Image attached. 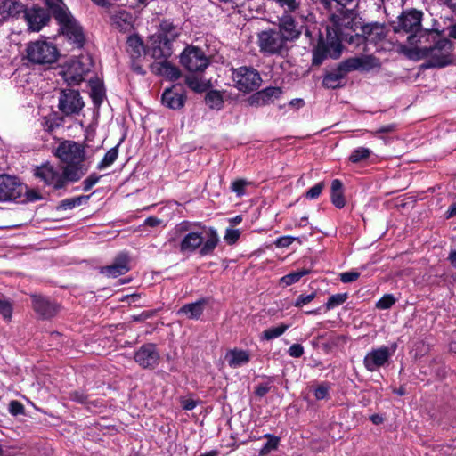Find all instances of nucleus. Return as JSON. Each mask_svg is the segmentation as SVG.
I'll return each instance as SVG.
<instances>
[{
  "mask_svg": "<svg viewBox=\"0 0 456 456\" xmlns=\"http://www.w3.org/2000/svg\"><path fill=\"white\" fill-rule=\"evenodd\" d=\"M298 241L299 243H302L299 237H293V236H281L276 239L274 245L277 248H288L290 246L294 241Z\"/></svg>",
  "mask_w": 456,
  "mask_h": 456,
  "instance_id": "56",
  "label": "nucleus"
},
{
  "mask_svg": "<svg viewBox=\"0 0 456 456\" xmlns=\"http://www.w3.org/2000/svg\"><path fill=\"white\" fill-rule=\"evenodd\" d=\"M43 200V196L36 190L29 189L25 184V190L22 191V196L19 198L18 203L35 202Z\"/></svg>",
  "mask_w": 456,
  "mask_h": 456,
  "instance_id": "47",
  "label": "nucleus"
},
{
  "mask_svg": "<svg viewBox=\"0 0 456 456\" xmlns=\"http://www.w3.org/2000/svg\"><path fill=\"white\" fill-rule=\"evenodd\" d=\"M240 234L238 229L227 228L224 239L228 245H233L238 241Z\"/></svg>",
  "mask_w": 456,
  "mask_h": 456,
  "instance_id": "57",
  "label": "nucleus"
},
{
  "mask_svg": "<svg viewBox=\"0 0 456 456\" xmlns=\"http://www.w3.org/2000/svg\"><path fill=\"white\" fill-rule=\"evenodd\" d=\"M187 100L186 90L181 84L166 88L161 95L162 104L170 110H181Z\"/></svg>",
  "mask_w": 456,
  "mask_h": 456,
  "instance_id": "18",
  "label": "nucleus"
},
{
  "mask_svg": "<svg viewBox=\"0 0 456 456\" xmlns=\"http://www.w3.org/2000/svg\"><path fill=\"white\" fill-rule=\"evenodd\" d=\"M180 62L190 72H203L210 63L205 52L194 45L183 49L180 54Z\"/></svg>",
  "mask_w": 456,
  "mask_h": 456,
  "instance_id": "13",
  "label": "nucleus"
},
{
  "mask_svg": "<svg viewBox=\"0 0 456 456\" xmlns=\"http://www.w3.org/2000/svg\"><path fill=\"white\" fill-rule=\"evenodd\" d=\"M90 96L92 98V101L94 104L100 105L103 102L105 92L102 86L100 85H94L91 88Z\"/></svg>",
  "mask_w": 456,
  "mask_h": 456,
  "instance_id": "51",
  "label": "nucleus"
},
{
  "mask_svg": "<svg viewBox=\"0 0 456 456\" xmlns=\"http://www.w3.org/2000/svg\"><path fill=\"white\" fill-rule=\"evenodd\" d=\"M148 53L156 60H167L172 54V44L168 39L159 38L158 35H154L151 37Z\"/></svg>",
  "mask_w": 456,
  "mask_h": 456,
  "instance_id": "22",
  "label": "nucleus"
},
{
  "mask_svg": "<svg viewBox=\"0 0 456 456\" xmlns=\"http://www.w3.org/2000/svg\"><path fill=\"white\" fill-rule=\"evenodd\" d=\"M289 325L281 323L279 326L276 327H271L269 329L265 330L261 335L260 338L261 340H273L274 338H277L281 337L282 334L286 332V330L289 329Z\"/></svg>",
  "mask_w": 456,
  "mask_h": 456,
  "instance_id": "38",
  "label": "nucleus"
},
{
  "mask_svg": "<svg viewBox=\"0 0 456 456\" xmlns=\"http://www.w3.org/2000/svg\"><path fill=\"white\" fill-rule=\"evenodd\" d=\"M340 42L347 43L354 50L368 53L370 50L368 48V43L365 37L364 33H356V32H349V33H342V37H339Z\"/></svg>",
  "mask_w": 456,
  "mask_h": 456,
  "instance_id": "27",
  "label": "nucleus"
},
{
  "mask_svg": "<svg viewBox=\"0 0 456 456\" xmlns=\"http://www.w3.org/2000/svg\"><path fill=\"white\" fill-rule=\"evenodd\" d=\"M304 346L301 344L296 343L289 346L288 354L294 358H299L304 354Z\"/></svg>",
  "mask_w": 456,
  "mask_h": 456,
  "instance_id": "61",
  "label": "nucleus"
},
{
  "mask_svg": "<svg viewBox=\"0 0 456 456\" xmlns=\"http://www.w3.org/2000/svg\"><path fill=\"white\" fill-rule=\"evenodd\" d=\"M28 60L35 64H52L58 59L59 53L56 46L46 41H35L28 45Z\"/></svg>",
  "mask_w": 456,
  "mask_h": 456,
  "instance_id": "9",
  "label": "nucleus"
},
{
  "mask_svg": "<svg viewBox=\"0 0 456 456\" xmlns=\"http://www.w3.org/2000/svg\"><path fill=\"white\" fill-rule=\"evenodd\" d=\"M24 18L28 23V29L37 32L49 22L50 14L43 7L33 6L25 9Z\"/></svg>",
  "mask_w": 456,
  "mask_h": 456,
  "instance_id": "20",
  "label": "nucleus"
},
{
  "mask_svg": "<svg viewBox=\"0 0 456 456\" xmlns=\"http://www.w3.org/2000/svg\"><path fill=\"white\" fill-rule=\"evenodd\" d=\"M258 92L261 94L266 104L273 102L274 99L280 98L282 94L281 88L278 86H268Z\"/></svg>",
  "mask_w": 456,
  "mask_h": 456,
  "instance_id": "45",
  "label": "nucleus"
},
{
  "mask_svg": "<svg viewBox=\"0 0 456 456\" xmlns=\"http://www.w3.org/2000/svg\"><path fill=\"white\" fill-rule=\"evenodd\" d=\"M69 400L76 402L80 404H84L88 406L89 404H93L96 406L97 404L89 400V395L84 390H74L69 392Z\"/></svg>",
  "mask_w": 456,
  "mask_h": 456,
  "instance_id": "48",
  "label": "nucleus"
},
{
  "mask_svg": "<svg viewBox=\"0 0 456 456\" xmlns=\"http://www.w3.org/2000/svg\"><path fill=\"white\" fill-rule=\"evenodd\" d=\"M153 69H155V73L157 75L165 77L169 80L174 81L181 77L180 69L177 67L172 65L170 62L167 61V60L156 63V65L153 66Z\"/></svg>",
  "mask_w": 456,
  "mask_h": 456,
  "instance_id": "33",
  "label": "nucleus"
},
{
  "mask_svg": "<svg viewBox=\"0 0 456 456\" xmlns=\"http://www.w3.org/2000/svg\"><path fill=\"white\" fill-rule=\"evenodd\" d=\"M13 312V306L9 299L0 297V315L6 320L11 321Z\"/></svg>",
  "mask_w": 456,
  "mask_h": 456,
  "instance_id": "49",
  "label": "nucleus"
},
{
  "mask_svg": "<svg viewBox=\"0 0 456 456\" xmlns=\"http://www.w3.org/2000/svg\"><path fill=\"white\" fill-rule=\"evenodd\" d=\"M356 5L353 8H342L338 15L332 16L333 27H330V29L337 32L338 37H342V33L356 32L358 28L361 29L362 24L358 19Z\"/></svg>",
  "mask_w": 456,
  "mask_h": 456,
  "instance_id": "10",
  "label": "nucleus"
},
{
  "mask_svg": "<svg viewBox=\"0 0 456 456\" xmlns=\"http://www.w3.org/2000/svg\"><path fill=\"white\" fill-rule=\"evenodd\" d=\"M249 183H250L245 179H237L232 183L231 191L238 197H241L246 193L245 188Z\"/></svg>",
  "mask_w": 456,
  "mask_h": 456,
  "instance_id": "52",
  "label": "nucleus"
},
{
  "mask_svg": "<svg viewBox=\"0 0 456 456\" xmlns=\"http://www.w3.org/2000/svg\"><path fill=\"white\" fill-rule=\"evenodd\" d=\"M206 103L211 109L220 110L224 105L223 96L220 92L216 90L209 91L205 97Z\"/></svg>",
  "mask_w": 456,
  "mask_h": 456,
  "instance_id": "41",
  "label": "nucleus"
},
{
  "mask_svg": "<svg viewBox=\"0 0 456 456\" xmlns=\"http://www.w3.org/2000/svg\"><path fill=\"white\" fill-rule=\"evenodd\" d=\"M57 107L63 117H72L82 111L85 102L79 91L64 88L60 91Z\"/></svg>",
  "mask_w": 456,
  "mask_h": 456,
  "instance_id": "12",
  "label": "nucleus"
},
{
  "mask_svg": "<svg viewBox=\"0 0 456 456\" xmlns=\"http://www.w3.org/2000/svg\"><path fill=\"white\" fill-rule=\"evenodd\" d=\"M361 31L364 33L368 45H377L387 36L385 26L378 22L362 25Z\"/></svg>",
  "mask_w": 456,
  "mask_h": 456,
  "instance_id": "25",
  "label": "nucleus"
},
{
  "mask_svg": "<svg viewBox=\"0 0 456 456\" xmlns=\"http://www.w3.org/2000/svg\"><path fill=\"white\" fill-rule=\"evenodd\" d=\"M274 4L282 10L281 14L298 15L300 12H306L304 10L302 0H272Z\"/></svg>",
  "mask_w": 456,
  "mask_h": 456,
  "instance_id": "35",
  "label": "nucleus"
},
{
  "mask_svg": "<svg viewBox=\"0 0 456 456\" xmlns=\"http://www.w3.org/2000/svg\"><path fill=\"white\" fill-rule=\"evenodd\" d=\"M423 12L415 9L403 11L397 17V21L393 22L395 33L408 34L406 44L399 45L400 53L407 58L414 61L424 59L428 56V47H420L419 45L428 41V29L421 26Z\"/></svg>",
  "mask_w": 456,
  "mask_h": 456,
  "instance_id": "2",
  "label": "nucleus"
},
{
  "mask_svg": "<svg viewBox=\"0 0 456 456\" xmlns=\"http://www.w3.org/2000/svg\"><path fill=\"white\" fill-rule=\"evenodd\" d=\"M371 152V150L367 147H358L352 151L348 159L350 162L356 164L368 159L370 157Z\"/></svg>",
  "mask_w": 456,
  "mask_h": 456,
  "instance_id": "43",
  "label": "nucleus"
},
{
  "mask_svg": "<svg viewBox=\"0 0 456 456\" xmlns=\"http://www.w3.org/2000/svg\"><path fill=\"white\" fill-rule=\"evenodd\" d=\"M25 7L18 0H4L0 4V15L4 20L18 18L25 12Z\"/></svg>",
  "mask_w": 456,
  "mask_h": 456,
  "instance_id": "26",
  "label": "nucleus"
},
{
  "mask_svg": "<svg viewBox=\"0 0 456 456\" xmlns=\"http://www.w3.org/2000/svg\"><path fill=\"white\" fill-rule=\"evenodd\" d=\"M268 381L260 383L255 389V394L258 397H264L271 389L273 378L268 377Z\"/></svg>",
  "mask_w": 456,
  "mask_h": 456,
  "instance_id": "60",
  "label": "nucleus"
},
{
  "mask_svg": "<svg viewBox=\"0 0 456 456\" xmlns=\"http://www.w3.org/2000/svg\"><path fill=\"white\" fill-rule=\"evenodd\" d=\"M231 70L233 86L240 92L248 94L257 90L261 86L262 78L256 69L241 66L236 69L232 68Z\"/></svg>",
  "mask_w": 456,
  "mask_h": 456,
  "instance_id": "8",
  "label": "nucleus"
},
{
  "mask_svg": "<svg viewBox=\"0 0 456 456\" xmlns=\"http://www.w3.org/2000/svg\"><path fill=\"white\" fill-rule=\"evenodd\" d=\"M395 298L391 294L384 295L376 303V307L381 310L389 309L393 305L395 304Z\"/></svg>",
  "mask_w": 456,
  "mask_h": 456,
  "instance_id": "53",
  "label": "nucleus"
},
{
  "mask_svg": "<svg viewBox=\"0 0 456 456\" xmlns=\"http://www.w3.org/2000/svg\"><path fill=\"white\" fill-rule=\"evenodd\" d=\"M91 195H80L74 198L65 199L59 203L58 209L69 210L76 207L87 204Z\"/></svg>",
  "mask_w": 456,
  "mask_h": 456,
  "instance_id": "37",
  "label": "nucleus"
},
{
  "mask_svg": "<svg viewBox=\"0 0 456 456\" xmlns=\"http://www.w3.org/2000/svg\"><path fill=\"white\" fill-rule=\"evenodd\" d=\"M186 85L193 91L195 92H200L201 89V83L199 81L197 77H186Z\"/></svg>",
  "mask_w": 456,
  "mask_h": 456,
  "instance_id": "64",
  "label": "nucleus"
},
{
  "mask_svg": "<svg viewBox=\"0 0 456 456\" xmlns=\"http://www.w3.org/2000/svg\"><path fill=\"white\" fill-rule=\"evenodd\" d=\"M265 437L267 438L266 443L264 444L259 451V456H265L272 451L277 449L280 442V438L274 435L266 434Z\"/></svg>",
  "mask_w": 456,
  "mask_h": 456,
  "instance_id": "44",
  "label": "nucleus"
},
{
  "mask_svg": "<svg viewBox=\"0 0 456 456\" xmlns=\"http://www.w3.org/2000/svg\"><path fill=\"white\" fill-rule=\"evenodd\" d=\"M174 232L175 235L183 236L179 251L183 255L211 256L219 243L216 230L200 222L182 221L175 226Z\"/></svg>",
  "mask_w": 456,
  "mask_h": 456,
  "instance_id": "1",
  "label": "nucleus"
},
{
  "mask_svg": "<svg viewBox=\"0 0 456 456\" xmlns=\"http://www.w3.org/2000/svg\"><path fill=\"white\" fill-rule=\"evenodd\" d=\"M110 17L112 25L118 28L120 31H126L131 28L132 16L127 11L116 8L113 11H110Z\"/></svg>",
  "mask_w": 456,
  "mask_h": 456,
  "instance_id": "28",
  "label": "nucleus"
},
{
  "mask_svg": "<svg viewBox=\"0 0 456 456\" xmlns=\"http://www.w3.org/2000/svg\"><path fill=\"white\" fill-rule=\"evenodd\" d=\"M318 36V41L312 49L311 64L313 67H320L329 59H339L344 49L337 32L330 29V27H327L325 37L320 31Z\"/></svg>",
  "mask_w": 456,
  "mask_h": 456,
  "instance_id": "4",
  "label": "nucleus"
},
{
  "mask_svg": "<svg viewBox=\"0 0 456 456\" xmlns=\"http://www.w3.org/2000/svg\"><path fill=\"white\" fill-rule=\"evenodd\" d=\"M306 12H300L298 15L281 14L278 17L277 28L289 44L298 40L303 33L311 40L314 39L313 32L306 25L308 17Z\"/></svg>",
  "mask_w": 456,
  "mask_h": 456,
  "instance_id": "6",
  "label": "nucleus"
},
{
  "mask_svg": "<svg viewBox=\"0 0 456 456\" xmlns=\"http://www.w3.org/2000/svg\"><path fill=\"white\" fill-rule=\"evenodd\" d=\"M207 303L206 298H200L196 302L185 304L178 310L177 314H184L189 319L198 320L202 315Z\"/></svg>",
  "mask_w": 456,
  "mask_h": 456,
  "instance_id": "31",
  "label": "nucleus"
},
{
  "mask_svg": "<svg viewBox=\"0 0 456 456\" xmlns=\"http://www.w3.org/2000/svg\"><path fill=\"white\" fill-rule=\"evenodd\" d=\"M330 385L328 382H322L319 384L314 391V395L316 400H325L330 397Z\"/></svg>",
  "mask_w": 456,
  "mask_h": 456,
  "instance_id": "50",
  "label": "nucleus"
},
{
  "mask_svg": "<svg viewBox=\"0 0 456 456\" xmlns=\"http://www.w3.org/2000/svg\"><path fill=\"white\" fill-rule=\"evenodd\" d=\"M323 189H324V183L320 182V183H316L314 186L311 187L305 192V198L308 200H316L320 197Z\"/></svg>",
  "mask_w": 456,
  "mask_h": 456,
  "instance_id": "59",
  "label": "nucleus"
},
{
  "mask_svg": "<svg viewBox=\"0 0 456 456\" xmlns=\"http://www.w3.org/2000/svg\"><path fill=\"white\" fill-rule=\"evenodd\" d=\"M349 72L359 70L369 72L380 68L379 59L372 54H362L343 61Z\"/></svg>",
  "mask_w": 456,
  "mask_h": 456,
  "instance_id": "19",
  "label": "nucleus"
},
{
  "mask_svg": "<svg viewBox=\"0 0 456 456\" xmlns=\"http://www.w3.org/2000/svg\"><path fill=\"white\" fill-rule=\"evenodd\" d=\"M156 35L159 36V38L168 39L172 44V42L180 35V28H178L177 25H175L170 20H163L159 23V28Z\"/></svg>",
  "mask_w": 456,
  "mask_h": 456,
  "instance_id": "32",
  "label": "nucleus"
},
{
  "mask_svg": "<svg viewBox=\"0 0 456 456\" xmlns=\"http://www.w3.org/2000/svg\"><path fill=\"white\" fill-rule=\"evenodd\" d=\"M348 298L347 293H338L330 296L327 302L323 305L326 311L331 310L337 306L343 305Z\"/></svg>",
  "mask_w": 456,
  "mask_h": 456,
  "instance_id": "46",
  "label": "nucleus"
},
{
  "mask_svg": "<svg viewBox=\"0 0 456 456\" xmlns=\"http://www.w3.org/2000/svg\"><path fill=\"white\" fill-rule=\"evenodd\" d=\"M257 45L260 52L265 55L284 56L290 49L289 43L277 28L259 32Z\"/></svg>",
  "mask_w": 456,
  "mask_h": 456,
  "instance_id": "7",
  "label": "nucleus"
},
{
  "mask_svg": "<svg viewBox=\"0 0 456 456\" xmlns=\"http://www.w3.org/2000/svg\"><path fill=\"white\" fill-rule=\"evenodd\" d=\"M453 44L448 38L437 40L433 47H429V69L444 68L452 63Z\"/></svg>",
  "mask_w": 456,
  "mask_h": 456,
  "instance_id": "14",
  "label": "nucleus"
},
{
  "mask_svg": "<svg viewBox=\"0 0 456 456\" xmlns=\"http://www.w3.org/2000/svg\"><path fill=\"white\" fill-rule=\"evenodd\" d=\"M30 298L33 310L41 319H52L61 310V305L56 301L43 295L31 294Z\"/></svg>",
  "mask_w": 456,
  "mask_h": 456,
  "instance_id": "16",
  "label": "nucleus"
},
{
  "mask_svg": "<svg viewBox=\"0 0 456 456\" xmlns=\"http://www.w3.org/2000/svg\"><path fill=\"white\" fill-rule=\"evenodd\" d=\"M330 200L338 208H343L346 205L344 196V185L339 179H334L330 185Z\"/></svg>",
  "mask_w": 456,
  "mask_h": 456,
  "instance_id": "34",
  "label": "nucleus"
},
{
  "mask_svg": "<svg viewBox=\"0 0 456 456\" xmlns=\"http://www.w3.org/2000/svg\"><path fill=\"white\" fill-rule=\"evenodd\" d=\"M127 46L129 48L128 51L130 52L131 58L142 57L143 44L138 37H129L127 40Z\"/></svg>",
  "mask_w": 456,
  "mask_h": 456,
  "instance_id": "42",
  "label": "nucleus"
},
{
  "mask_svg": "<svg viewBox=\"0 0 456 456\" xmlns=\"http://www.w3.org/2000/svg\"><path fill=\"white\" fill-rule=\"evenodd\" d=\"M53 155L62 163L64 167L80 169V179L88 172L89 165L86 164V151L83 143L72 140H61L53 150Z\"/></svg>",
  "mask_w": 456,
  "mask_h": 456,
  "instance_id": "5",
  "label": "nucleus"
},
{
  "mask_svg": "<svg viewBox=\"0 0 456 456\" xmlns=\"http://www.w3.org/2000/svg\"><path fill=\"white\" fill-rule=\"evenodd\" d=\"M309 269H302L297 272L289 273L280 279V284L287 287L297 282L302 277L310 273Z\"/></svg>",
  "mask_w": 456,
  "mask_h": 456,
  "instance_id": "40",
  "label": "nucleus"
},
{
  "mask_svg": "<svg viewBox=\"0 0 456 456\" xmlns=\"http://www.w3.org/2000/svg\"><path fill=\"white\" fill-rule=\"evenodd\" d=\"M65 117L59 111L52 110L47 115L39 118V124L43 131L52 135L57 129L63 126Z\"/></svg>",
  "mask_w": 456,
  "mask_h": 456,
  "instance_id": "24",
  "label": "nucleus"
},
{
  "mask_svg": "<svg viewBox=\"0 0 456 456\" xmlns=\"http://www.w3.org/2000/svg\"><path fill=\"white\" fill-rule=\"evenodd\" d=\"M225 360L231 368H238L249 362L250 354L246 350L233 348L226 352Z\"/></svg>",
  "mask_w": 456,
  "mask_h": 456,
  "instance_id": "29",
  "label": "nucleus"
},
{
  "mask_svg": "<svg viewBox=\"0 0 456 456\" xmlns=\"http://www.w3.org/2000/svg\"><path fill=\"white\" fill-rule=\"evenodd\" d=\"M129 270V256L126 253H120L111 265L102 267L101 273L108 277L116 278L126 273Z\"/></svg>",
  "mask_w": 456,
  "mask_h": 456,
  "instance_id": "23",
  "label": "nucleus"
},
{
  "mask_svg": "<svg viewBox=\"0 0 456 456\" xmlns=\"http://www.w3.org/2000/svg\"><path fill=\"white\" fill-rule=\"evenodd\" d=\"M25 184L16 176L0 175V202H17L22 196Z\"/></svg>",
  "mask_w": 456,
  "mask_h": 456,
  "instance_id": "15",
  "label": "nucleus"
},
{
  "mask_svg": "<svg viewBox=\"0 0 456 456\" xmlns=\"http://www.w3.org/2000/svg\"><path fill=\"white\" fill-rule=\"evenodd\" d=\"M61 28L67 37L72 41L77 48L83 47L85 44V35L83 33L82 27L76 20L65 25Z\"/></svg>",
  "mask_w": 456,
  "mask_h": 456,
  "instance_id": "30",
  "label": "nucleus"
},
{
  "mask_svg": "<svg viewBox=\"0 0 456 456\" xmlns=\"http://www.w3.org/2000/svg\"><path fill=\"white\" fill-rule=\"evenodd\" d=\"M102 175L97 173L90 174L82 183L83 191H90L101 179Z\"/></svg>",
  "mask_w": 456,
  "mask_h": 456,
  "instance_id": "54",
  "label": "nucleus"
},
{
  "mask_svg": "<svg viewBox=\"0 0 456 456\" xmlns=\"http://www.w3.org/2000/svg\"><path fill=\"white\" fill-rule=\"evenodd\" d=\"M49 9L61 28L75 20L69 11L64 6L63 3L53 5Z\"/></svg>",
  "mask_w": 456,
  "mask_h": 456,
  "instance_id": "36",
  "label": "nucleus"
},
{
  "mask_svg": "<svg viewBox=\"0 0 456 456\" xmlns=\"http://www.w3.org/2000/svg\"><path fill=\"white\" fill-rule=\"evenodd\" d=\"M349 73L344 61L339 62L332 70L324 74L322 85L327 89L341 88L345 86V78Z\"/></svg>",
  "mask_w": 456,
  "mask_h": 456,
  "instance_id": "21",
  "label": "nucleus"
},
{
  "mask_svg": "<svg viewBox=\"0 0 456 456\" xmlns=\"http://www.w3.org/2000/svg\"><path fill=\"white\" fill-rule=\"evenodd\" d=\"M397 343L393 342L389 346H381L372 348L363 358V365L368 371L373 372L389 363L391 357L397 350Z\"/></svg>",
  "mask_w": 456,
  "mask_h": 456,
  "instance_id": "11",
  "label": "nucleus"
},
{
  "mask_svg": "<svg viewBox=\"0 0 456 456\" xmlns=\"http://www.w3.org/2000/svg\"><path fill=\"white\" fill-rule=\"evenodd\" d=\"M134 359L142 369H155L159 362V354L157 346L153 343H146L135 351Z\"/></svg>",
  "mask_w": 456,
  "mask_h": 456,
  "instance_id": "17",
  "label": "nucleus"
},
{
  "mask_svg": "<svg viewBox=\"0 0 456 456\" xmlns=\"http://www.w3.org/2000/svg\"><path fill=\"white\" fill-rule=\"evenodd\" d=\"M80 169L63 167L61 170L49 161L36 166L33 168V175L53 191L65 189L69 183H75L80 180Z\"/></svg>",
  "mask_w": 456,
  "mask_h": 456,
  "instance_id": "3",
  "label": "nucleus"
},
{
  "mask_svg": "<svg viewBox=\"0 0 456 456\" xmlns=\"http://www.w3.org/2000/svg\"><path fill=\"white\" fill-rule=\"evenodd\" d=\"M316 297V292H312L311 294L305 295L301 294L297 297V298L293 303V305L297 308H301L304 305L311 303Z\"/></svg>",
  "mask_w": 456,
  "mask_h": 456,
  "instance_id": "58",
  "label": "nucleus"
},
{
  "mask_svg": "<svg viewBox=\"0 0 456 456\" xmlns=\"http://www.w3.org/2000/svg\"><path fill=\"white\" fill-rule=\"evenodd\" d=\"M360 277V273L355 271L345 272L340 273V281L343 283H350L356 281Z\"/></svg>",
  "mask_w": 456,
  "mask_h": 456,
  "instance_id": "62",
  "label": "nucleus"
},
{
  "mask_svg": "<svg viewBox=\"0 0 456 456\" xmlns=\"http://www.w3.org/2000/svg\"><path fill=\"white\" fill-rule=\"evenodd\" d=\"M8 411L11 415L12 416H19V415H24L25 414V407L24 405L17 401V400H12L9 403L8 405Z\"/></svg>",
  "mask_w": 456,
  "mask_h": 456,
  "instance_id": "55",
  "label": "nucleus"
},
{
  "mask_svg": "<svg viewBox=\"0 0 456 456\" xmlns=\"http://www.w3.org/2000/svg\"><path fill=\"white\" fill-rule=\"evenodd\" d=\"M119 144L110 148L103 156L102 159L97 164V169L102 170L110 167L118 157V147Z\"/></svg>",
  "mask_w": 456,
  "mask_h": 456,
  "instance_id": "39",
  "label": "nucleus"
},
{
  "mask_svg": "<svg viewBox=\"0 0 456 456\" xmlns=\"http://www.w3.org/2000/svg\"><path fill=\"white\" fill-rule=\"evenodd\" d=\"M248 102L250 106H264L266 105L261 94L257 91L250 95L248 99Z\"/></svg>",
  "mask_w": 456,
  "mask_h": 456,
  "instance_id": "63",
  "label": "nucleus"
}]
</instances>
